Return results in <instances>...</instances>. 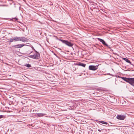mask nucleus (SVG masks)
I'll return each mask as SVG.
<instances>
[{
  "label": "nucleus",
  "instance_id": "f8f14e48",
  "mask_svg": "<svg viewBox=\"0 0 134 134\" xmlns=\"http://www.w3.org/2000/svg\"><path fill=\"white\" fill-rule=\"evenodd\" d=\"M17 41V37H16L14 38H11L10 40V42H12L13 41Z\"/></svg>",
  "mask_w": 134,
  "mask_h": 134
},
{
  "label": "nucleus",
  "instance_id": "a211bd4d",
  "mask_svg": "<svg viewBox=\"0 0 134 134\" xmlns=\"http://www.w3.org/2000/svg\"><path fill=\"white\" fill-rule=\"evenodd\" d=\"M3 116L2 115H0V119L3 118Z\"/></svg>",
  "mask_w": 134,
  "mask_h": 134
},
{
  "label": "nucleus",
  "instance_id": "dca6fc26",
  "mask_svg": "<svg viewBox=\"0 0 134 134\" xmlns=\"http://www.w3.org/2000/svg\"><path fill=\"white\" fill-rule=\"evenodd\" d=\"M13 20L14 21H16V20H17V18H16V17L13 18Z\"/></svg>",
  "mask_w": 134,
  "mask_h": 134
},
{
  "label": "nucleus",
  "instance_id": "6ab92c4d",
  "mask_svg": "<svg viewBox=\"0 0 134 134\" xmlns=\"http://www.w3.org/2000/svg\"><path fill=\"white\" fill-rule=\"evenodd\" d=\"M55 55H56V56L59 59H60V58L59 57H58L56 54H54Z\"/></svg>",
  "mask_w": 134,
  "mask_h": 134
},
{
  "label": "nucleus",
  "instance_id": "f3484780",
  "mask_svg": "<svg viewBox=\"0 0 134 134\" xmlns=\"http://www.w3.org/2000/svg\"><path fill=\"white\" fill-rule=\"evenodd\" d=\"M98 130L99 131V132H101V131H102L103 130L102 129H101V130H100V129H98Z\"/></svg>",
  "mask_w": 134,
  "mask_h": 134
},
{
  "label": "nucleus",
  "instance_id": "1a4fd4ad",
  "mask_svg": "<svg viewBox=\"0 0 134 134\" xmlns=\"http://www.w3.org/2000/svg\"><path fill=\"white\" fill-rule=\"evenodd\" d=\"M122 59L125 61L126 62L129 63L131 64V62L130 60H129L125 58H123Z\"/></svg>",
  "mask_w": 134,
  "mask_h": 134
},
{
  "label": "nucleus",
  "instance_id": "0eeeda50",
  "mask_svg": "<svg viewBox=\"0 0 134 134\" xmlns=\"http://www.w3.org/2000/svg\"><path fill=\"white\" fill-rule=\"evenodd\" d=\"M116 118L119 120H123L125 118V116L124 115H118L117 116Z\"/></svg>",
  "mask_w": 134,
  "mask_h": 134
},
{
  "label": "nucleus",
  "instance_id": "f03ea898",
  "mask_svg": "<svg viewBox=\"0 0 134 134\" xmlns=\"http://www.w3.org/2000/svg\"><path fill=\"white\" fill-rule=\"evenodd\" d=\"M32 48L34 50L35 52V53L33 55L29 56V57L34 59H39V58H40V54L38 52L35 50L33 47Z\"/></svg>",
  "mask_w": 134,
  "mask_h": 134
},
{
  "label": "nucleus",
  "instance_id": "2eb2a0df",
  "mask_svg": "<svg viewBox=\"0 0 134 134\" xmlns=\"http://www.w3.org/2000/svg\"><path fill=\"white\" fill-rule=\"evenodd\" d=\"M25 66L27 68H30L31 66V65L29 64H26Z\"/></svg>",
  "mask_w": 134,
  "mask_h": 134
},
{
  "label": "nucleus",
  "instance_id": "20e7f679",
  "mask_svg": "<svg viewBox=\"0 0 134 134\" xmlns=\"http://www.w3.org/2000/svg\"><path fill=\"white\" fill-rule=\"evenodd\" d=\"M17 41H22L23 42H28L29 41V39L25 38L24 37H17Z\"/></svg>",
  "mask_w": 134,
  "mask_h": 134
},
{
  "label": "nucleus",
  "instance_id": "39448f33",
  "mask_svg": "<svg viewBox=\"0 0 134 134\" xmlns=\"http://www.w3.org/2000/svg\"><path fill=\"white\" fill-rule=\"evenodd\" d=\"M98 65L94 66V65H90L89 66V69L92 70H97L98 68Z\"/></svg>",
  "mask_w": 134,
  "mask_h": 134
},
{
  "label": "nucleus",
  "instance_id": "423d86ee",
  "mask_svg": "<svg viewBox=\"0 0 134 134\" xmlns=\"http://www.w3.org/2000/svg\"><path fill=\"white\" fill-rule=\"evenodd\" d=\"M97 39L98 41L102 42L104 45L106 46L107 47L109 48H110V47L105 43L103 40L99 38H98Z\"/></svg>",
  "mask_w": 134,
  "mask_h": 134
},
{
  "label": "nucleus",
  "instance_id": "412c9836",
  "mask_svg": "<svg viewBox=\"0 0 134 134\" xmlns=\"http://www.w3.org/2000/svg\"><path fill=\"white\" fill-rule=\"evenodd\" d=\"M32 52H31V53H31Z\"/></svg>",
  "mask_w": 134,
  "mask_h": 134
},
{
  "label": "nucleus",
  "instance_id": "4468645a",
  "mask_svg": "<svg viewBox=\"0 0 134 134\" xmlns=\"http://www.w3.org/2000/svg\"><path fill=\"white\" fill-rule=\"evenodd\" d=\"M45 115V114L43 113H39L37 114V116L38 117H40L42 116Z\"/></svg>",
  "mask_w": 134,
  "mask_h": 134
},
{
  "label": "nucleus",
  "instance_id": "9d476101",
  "mask_svg": "<svg viewBox=\"0 0 134 134\" xmlns=\"http://www.w3.org/2000/svg\"><path fill=\"white\" fill-rule=\"evenodd\" d=\"M100 123L102 124H105L106 125H108L107 126H108L109 125L108 124V123L107 122H105L103 121H98Z\"/></svg>",
  "mask_w": 134,
  "mask_h": 134
},
{
  "label": "nucleus",
  "instance_id": "7ed1b4c3",
  "mask_svg": "<svg viewBox=\"0 0 134 134\" xmlns=\"http://www.w3.org/2000/svg\"><path fill=\"white\" fill-rule=\"evenodd\" d=\"M58 40L59 41H61L62 43L66 44V45L70 47H72V46L73 45V44L71 42L68 40H64L60 39L58 38Z\"/></svg>",
  "mask_w": 134,
  "mask_h": 134
},
{
  "label": "nucleus",
  "instance_id": "f257e3e1",
  "mask_svg": "<svg viewBox=\"0 0 134 134\" xmlns=\"http://www.w3.org/2000/svg\"><path fill=\"white\" fill-rule=\"evenodd\" d=\"M121 78L124 81L129 83L131 85L134 86V78L122 77H121Z\"/></svg>",
  "mask_w": 134,
  "mask_h": 134
},
{
  "label": "nucleus",
  "instance_id": "6e6552de",
  "mask_svg": "<svg viewBox=\"0 0 134 134\" xmlns=\"http://www.w3.org/2000/svg\"><path fill=\"white\" fill-rule=\"evenodd\" d=\"M17 48V45L13 46L12 47V49L13 51V52H16V49Z\"/></svg>",
  "mask_w": 134,
  "mask_h": 134
},
{
  "label": "nucleus",
  "instance_id": "aec40b11",
  "mask_svg": "<svg viewBox=\"0 0 134 134\" xmlns=\"http://www.w3.org/2000/svg\"><path fill=\"white\" fill-rule=\"evenodd\" d=\"M96 45H98V44H96Z\"/></svg>",
  "mask_w": 134,
  "mask_h": 134
},
{
  "label": "nucleus",
  "instance_id": "ddd939ff",
  "mask_svg": "<svg viewBox=\"0 0 134 134\" xmlns=\"http://www.w3.org/2000/svg\"><path fill=\"white\" fill-rule=\"evenodd\" d=\"M26 45L25 44H17V48H21L23 46Z\"/></svg>",
  "mask_w": 134,
  "mask_h": 134
},
{
  "label": "nucleus",
  "instance_id": "9b49d317",
  "mask_svg": "<svg viewBox=\"0 0 134 134\" xmlns=\"http://www.w3.org/2000/svg\"><path fill=\"white\" fill-rule=\"evenodd\" d=\"M78 65H79V66H83V67H85L86 65V64H83V63H79L78 64Z\"/></svg>",
  "mask_w": 134,
  "mask_h": 134
}]
</instances>
